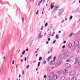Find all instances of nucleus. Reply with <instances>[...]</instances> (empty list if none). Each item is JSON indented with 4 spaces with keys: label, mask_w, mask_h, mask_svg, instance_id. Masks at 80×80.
Returning <instances> with one entry per match:
<instances>
[{
    "label": "nucleus",
    "mask_w": 80,
    "mask_h": 80,
    "mask_svg": "<svg viewBox=\"0 0 80 80\" xmlns=\"http://www.w3.org/2000/svg\"><path fill=\"white\" fill-rule=\"evenodd\" d=\"M63 52L65 53L64 57H68L70 55V52H68V50L65 49L64 50Z\"/></svg>",
    "instance_id": "1"
},
{
    "label": "nucleus",
    "mask_w": 80,
    "mask_h": 80,
    "mask_svg": "<svg viewBox=\"0 0 80 80\" xmlns=\"http://www.w3.org/2000/svg\"><path fill=\"white\" fill-rule=\"evenodd\" d=\"M69 74L70 76H73V75H75L76 74V72L75 71L72 70L69 72Z\"/></svg>",
    "instance_id": "2"
},
{
    "label": "nucleus",
    "mask_w": 80,
    "mask_h": 80,
    "mask_svg": "<svg viewBox=\"0 0 80 80\" xmlns=\"http://www.w3.org/2000/svg\"><path fill=\"white\" fill-rule=\"evenodd\" d=\"M65 56H64V54L63 53H61L59 56L58 59L59 60H62L63 57H64Z\"/></svg>",
    "instance_id": "3"
},
{
    "label": "nucleus",
    "mask_w": 80,
    "mask_h": 80,
    "mask_svg": "<svg viewBox=\"0 0 80 80\" xmlns=\"http://www.w3.org/2000/svg\"><path fill=\"white\" fill-rule=\"evenodd\" d=\"M65 67L67 68H70L71 67V65L69 63H66L65 65Z\"/></svg>",
    "instance_id": "4"
},
{
    "label": "nucleus",
    "mask_w": 80,
    "mask_h": 80,
    "mask_svg": "<svg viewBox=\"0 0 80 80\" xmlns=\"http://www.w3.org/2000/svg\"><path fill=\"white\" fill-rule=\"evenodd\" d=\"M74 44L75 46L78 47L79 45V41H76L74 42Z\"/></svg>",
    "instance_id": "5"
},
{
    "label": "nucleus",
    "mask_w": 80,
    "mask_h": 80,
    "mask_svg": "<svg viewBox=\"0 0 80 80\" xmlns=\"http://www.w3.org/2000/svg\"><path fill=\"white\" fill-rule=\"evenodd\" d=\"M68 70L67 69H65L63 71V74L64 75H65L66 74L68 73Z\"/></svg>",
    "instance_id": "6"
},
{
    "label": "nucleus",
    "mask_w": 80,
    "mask_h": 80,
    "mask_svg": "<svg viewBox=\"0 0 80 80\" xmlns=\"http://www.w3.org/2000/svg\"><path fill=\"white\" fill-rule=\"evenodd\" d=\"M53 72H51L49 74V77L50 79L52 78H53Z\"/></svg>",
    "instance_id": "7"
},
{
    "label": "nucleus",
    "mask_w": 80,
    "mask_h": 80,
    "mask_svg": "<svg viewBox=\"0 0 80 80\" xmlns=\"http://www.w3.org/2000/svg\"><path fill=\"white\" fill-rule=\"evenodd\" d=\"M60 65H61V62L60 61H58L56 64L55 65L56 67H58Z\"/></svg>",
    "instance_id": "8"
},
{
    "label": "nucleus",
    "mask_w": 80,
    "mask_h": 80,
    "mask_svg": "<svg viewBox=\"0 0 80 80\" xmlns=\"http://www.w3.org/2000/svg\"><path fill=\"white\" fill-rule=\"evenodd\" d=\"M58 75H55L54 76H53V77L52 78H53V79L54 80H57V78H58Z\"/></svg>",
    "instance_id": "9"
},
{
    "label": "nucleus",
    "mask_w": 80,
    "mask_h": 80,
    "mask_svg": "<svg viewBox=\"0 0 80 80\" xmlns=\"http://www.w3.org/2000/svg\"><path fill=\"white\" fill-rule=\"evenodd\" d=\"M63 9H62L60 10L59 12V13H58V15L59 16V15H60L62 13V12H63Z\"/></svg>",
    "instance_id": "10"
},
{
    "label": "nucleus",
    "mask_w": 80,
    "mask_h": 80,
    "mask_svg": "<svg viewBox=\"0 0 80 80\" xmlns=\"http://www.w3.org/2000/svg\"><path fill=\"white\" fill-rule=\"evenodd\" d=\"M78 60V58H75V62L74 63V64H77V63Z\"/></svg>",
    "instance_id": "11"
},
{
    "label": "nucleus",
    "mask_w": 80,
    "mask_h": 80,
    "mask_svg": "<svg viewBox=\"0 0 80 80\" xmlns=\"http://www.w3.org/2000/svg\"><path fill=\"white\" fill-rule=\"evenodd\" d=\"M71 80H77V78L76 76H74L72 78Z\"/></svg>",
    "instance_id": "12"
},
{
    "label": "nucleus",
    "mask_w": 80,
    "mask_h": 80,
    "mask_svg": "<svg viewBox=\"0 0 80 80\" xmlns=\"http://www.w3.org/2000/svg\"><path fill=\"white\" fill-rule=\"evenodd\" d=\"M63 73V71L61 70L59 71H58L57 72L58 74L59 75H61V74H62V73Z\"/></svg>",
    "instance_id": "13"
},
{
    "label": "nucleus",
    "mask_w": 80,
    "mask_h": 80,
    "mask_svg": "<svg viewBox=\"0 0 80 80\" xmlns=\"http://www.w3.org/2000/svg\"><path fill=\"white\" fill-rule=\"evenodd\" d=\"M65 80V76H62L61 77L60 79V80Z\"/></svg>",
    "instance_id": "14"
},
{
    "label": "nucleus",
    "mask_w": 80,
    "mask_h": 80,
    "mask_svg": "<svg viewBox=\"0 0 80 80\" xmlns=\"http://www.w3.org/2000/svg\"><path fill=\"white\" fill-rule=\"evenodd\" d=\"M77 52L78 53L80 52V46H79V47H78L77 48Z\"/></svg>",
    "instance_id": "15"
},
{
    "label": "nucleus",
    "mask_w": 80,
    "mask_h": 80,
    "mask_svg": "<svg viewBox=\"0 0 80 80\" xmlns=\"http://www.w3.org/2000/svg\"><path fill=\"white\" fill-rule=\"evenodd\" d=\"M50 64L51 65H53L54 64V61H51Z\"/></svg>",
    "instance_id": "16"
},
{
    "label": "nucleus",
    "mask_w": 80,
    "mask_h": 80,
    "mask_svg": "<svg viewBox=\"0 0 80 80\" xmlns=\"http://www.w3.org/2000/svg\"><path fill=\"white\" fill-rule=\"evenodd\" d=\"M75 50V47H72V51H74Z\"/></svg>",
    "instance_id": "17"
},
{
    "label": "nucleus",
    "mask_w": 80,
    "mask_h": 80,
    "mask_svg": "<svg viewBox=\"0 0 80 80\" xmlns=\"http://www.w3.org/2000/svg\"><path fill=\"white\" fill-rule=\"evenodd\" d=\"M42 37H43V36L41 35V34H39L38 38H41Z\"/></svg>",
    "instance_id": "18"
},
{
    "label": "nucleus",
    "mask_w": 80,
    "mask_h": 80,
    "mask_svg": "<svg viewBox=\"0 0 80 80\" xmlns=\"http://www.w3.org/2000/svg\"><path fill=\"white\" fill-rule=\"evenodd\" d=\"M72 43H70L68 45V47L69 48H70V47H72Z\"/></svg>",
    "instance_id": "19"
},
{
    "label": "nucleus",
    "mask_w": 80,
    "mask_h": 80,
    "mask_svg": "<svg viewBox=\"0 0 80 80\" xmlns=\"http://www.w3.org/2000/svg\"><path fill=\"white\" fill-rule=\"evenodd\" d=\"M58 8V7L55 8L53 10V11H56V10H57V8Z\"/></svg>",
    "instance_id": "20"
},
{
    "label": "nucleus",
    "mask_w": 80,
    "mask_h": 80,
    "mask_svg": "<svg viewBox=\"0 0 80 80\" xmlns=\"http://www.w3.org/2000/svg\"><path fill=\"white\" fill-rule=\"evenodd\" d=\"M53 7H54V6H53L52 4H51V9H53Z\"/></svg>",
    "instance_id": "21"
},
{
    "label": "nucleus",
    "mask_w": 80,
    "mask_h": 80,
    "mask_svg": "<svg viewBox=\"0 0 80 80\" xmlns=\"http://www.w3.org/2000/svg\"><path fill=\"white\" fill-rule=\"evenodd\" d=\"M67 62H70V60L69 59H68L66 60Z\"/></svg>",
    "instance_id": "22"
},
{
    "label": "nucleus",
    "mask_w": 80,
    "mask_h": 80,
    "mask_svg": "<svg viewBox=\"0 0 80 80\" xmlns=\"http://www.w3.org/2000/svg\"><path fill=\"white\" fill-rule=\"evenodd\" d=\"M22 23H23V22H24V18L23 17L22 18Z\"/></svg>",
    "instance_id": "23"
},
{
    "label": "nucleus",
    "mask_w": 80,
    "mask_h": 80,
    "mask_svg": "<svg viewBox=\"0 0 80 80\" xmlns=\"http://www.w3.org/2000/svg\"><path fill=\"white\" fill-rule=\"evenodd\" d=\"M42 57H40L39 58V61H41V60H42Z\"/></svg>",
    "instance_id": "24"
},
{
    "label": "nucleus",
    "mask_w": 80,
    "mask_h": 80,
    "mask_svg": "<svg viewBox=\"0 0 80 80\" xmlns=\"http://www.w3.org/2000/svg\"><path fill=\"white\" fill-rule=\"evenodd\" d=\"M29 67H30V65H28L26 68L27 69H28V68Z\"/></svg>",
    "instance_id": "25"
},
{
    "label": "nucleus",
    "mask_w": 80,
    "mask_h": 80,
    "mask_svg": "<svg viewBox=\"0 0 80 80\" xmlns=\"http://www.w3.org/2000/svg\"><path fill=\"white\" fill-rule=\"evenodd\" d=\"M72 17H73V16H71L70 17V18H69V19L70 20H72Z\"/></svg>",
    "instance_id": "26"
},
{
    "label": "nucleus",
    "mask_w": 80,
    "mask_h": 80,
    "mask_svg": "<svg viewBox=\"0 0 80 80\" xmlns=\"http://www.w3.org/2000/svg\"><path fill=\"white\" fill-rule=\"evenodd\" d=\"M45 27H47V26L48 25V23H46L45 24Z\"/></svg>",
    "instance_id": "27"
},
{
    "label": "nucleus",
    "mask_w": 80,
    "mask_h": 80,
    "mask_svg": "<svg viewBox=\"0 0 80 80\" xmlns=\"http://www.w3.org/2000/svg\"><path fill=\"white\" fill-rule=\"evenodd\" d=\"M56 59V57H54L53 59V60L52 61H53L54 62V61H55V59Z\"/></svg>",
    "instance_id": "28"
},
{
    "label": "nucleus",
    "mask_w": 80,
    "mask_h": 80,
    "mask_svg": "<svg viewBox=\"0 0 80 80\" xmlns=\"http://www.w3.org/2000/svg\"><path fill=\"white\" fill-rule=\"evenodd\" d=\"M24 52H22V55H24L25 54V50H23Z\"/></svg>",
    "instance_id": "29"
},
{
    "label": "nucleus",
    "mask_w": 80,
    "mask_h": 80,
    "mask_svg": "<svg viewBox=\"0 0 80 80\" xmlns=\"http://www.w3.org/2000/svg\"><path fill=\"white\" fill-rule=\"evenodd\" d=\"M40 62H38V67H40Z\"/></svg>",
    "instance_id": "30"
},
{
    "label": "nucleus",
    "mask_w": 80,
    "mask_h": 80,
    "mask_svg": "<svg viewBox=\"0 0 80 80\" xmlns=\"http://www.w3.org/2000/svg\"><path fill=\"white\" fill-rule=\"evenodd\" d=\"M73 34H72V33H71L70 34V35H69V37H72V35Z\"/></svg>",
    "instance_id": "31"
},
{
    "label": "nucleus",
    "mask_w": 80,
    "mask_h": 80,
    "mask_svg": "<svg viewBox=\"0 0 80 80\" xmlns=\"http://www.w3.org/2000/svg\"><path fill=\"white\" fill-rule=\"evenodd\" d=\"M58 35H56V38L57 39H58Z\"/></svg>",
    "instance_id": "32"
},
{
    "label": "nucleus",
    "mask_w": 80,
    "mask_h": 80,
    "mask_svg": "<svg viewBox=\"0 0 80 80\" xmlns=\"http://www.w3.org/2000/svg\"><path fill=\"white\" fill-rule=\"evenodd\" d=\"M46 63H47V62L45 61H44L43 62V63H44V64H46Z\"/></svg>",
    "instance_id": "33"
},
{
    "label": "nucleus",
    "mask_w": 80,
    "mask_h": 80,
    "mask_svg": "<svg viewBox=\"0 0 80 80\" xmlns=\"http://www.w3.org/2000/svg\"><path fill=\"white\" fill-rule=\"evenodd\" d=\"M65 45H64L62 47V48H65Z\"/></svg>",
    "instance_id": "34"
},
{
    "label": "nucleus",
    "mask_w": 80,
    "mask_h": 80,
    "mask_svg": "<svg viewBox=\"0 0 80 80\" xmlns=\"http://www.w3.org/2000/svg\"><path fill=\"white\" fill-rule=\"evenodd\" d=\"M53 27V24H51L50 26V28H52Z\"/></svg>",
    "instance_id": "35"
},
{
    "label": "nucleus",
    "mask_w": 80,
    "mask_h": 80,
    "mask_svg": "<svg viewBox=\"0 0 80 80\" xmlns=\"http://www.w3.org/2000/svg\"><path fill=\"white\" fill-rule=\"evenodd\" d=\"M14 62H15V61L14 60H13L12 62V65H13V64H14Z\"/></svg>",
    "instance_id": "36"
},
{
    "label": "nucleus",
    "mask_w": 80,
    "mask_h": 80,
    "mask_svg": "<svg viewBox=\"0 0 80 80\" xmlns=\"http://www.w3.org/2000/svg\"><path fill=\"white\" fill-rule=\"evenodd\" d=\"M52 58V57L51 56H49V57L48 58V59H50V58Z\"/></svg>",
    "instance_id": "37"
},
{
    "label": "nucleus",
    "mask_w": 80,
    "mask_h": 80,
    "mask_svg": "<svg viewBox=\"0 0 80 80\" xmlns=\"http://www.w3.org/2000/svg\"><path fill=\"white\" fill-rule=\"evenodd\" d=\"M27 60V57H25L24 58V61L25 62H26Z\"/></svg>",
    "instance_id": "38"
},
{
    "label": "nucleus",
    "mask_w": 80,
    "mask_h": 80,
    "mask_svg": "<svg viewBox=\"0 0 80 80\" xmlns=\"http://www.w3.org/2000/svg\"><path fill=\"white\" fill-rule=\"evenodd\" d=\"M55 42H56V40H55L53 41V43H55Z\"/></svg>",
    "instance_id": "39"
},
{
    "label": "nucleus",
    "mask_w": 80,
    "mask_h": 80,
    "mask_svg": "<svg viewBox=\"0 0 80 80\" xmlns=\"http://www.w3.org/2000/svg\"><path fill=\"white\" fill-rule=\"evenodd\" d=\"M47 77V75H45L44 76V78H46V77Z\"/></svg>",
    "instance_id": "40"
},
{
    "label": "nucleus",
    "mask_w": 80,
    "mask_h": 80,
    "mask_svg": "<svg viewBox=\"0 0 80 80\" xmlns=\"http://www.w3.org/2000/svg\"><path fill=\"white\" fill-rule=\"evenodd\" d=\"M47 72H50V70L48 68H47Z\"/></svg>",
    "instance_id": "41"
},
{
    "label": "nucleus",
    "mask_w": 80,
    "mask_h": 80,
    "mask_svg": "<svg viewBox=\"0 0 80 80\" xmlns=\"http://www.w3.org/2000/svg\"><path fill=\"white\" fill-rule=\"evenodd\" d=\"M40 2H39L38 4V6H39V7L40 6Z\"/></svg>",
    "instance_id": "42"
},
{
    "label": "nucleus",
    "mask_w": 80,
    "mask_h": 80,
    "mask_svg": "<svg viewBox=\"0 0 80 80\" xmlns=\"http://www.w3.org/2000/svg\"><path fill=\"white\" fill-rule=\"evenodd\" d=\"M65 43H66V41H64V42H63V43L64 44H65Z\"/></svg>",
    "instance_id": "43"
},
{
    "label": "nucleus",
    "mask_w": 80,
    "mask_h": 80,
    "mask_svg": "<svg viewBox=\"0 0 80 80\" xmlns=\"http://www.w3.org/2000/svg\"><path fill=\"white\" fill-rule=\"evenodd\" d=\"M52 50H53V49L52 48L51 49L50 52H52Z\"/></svg>",
    "instance_id": "44"
},
{
    "label": "nucleus",
    "mask_w": 80,
    "mask_h": 80,
    "mask_svg": "<svg viewBox=\"0 0 80 80\" xmlns=\"http://www.w3.org/2000/svg\"><path fill=\"white\" fill-rule=\"evenodd\" d=\"M46 80H50V79L46 78Z\"/></svg>",
    "instance_id": "45"
},
{
    "label": "nucleus",
    "mask_w": 80,
    "mask_h": 80,
    "mask_svg": "<svg viewBox=\"0 0 80 80\" xmlns=\"http://www.w3.org/2000/svg\"><path fill=\"white\" fill-rule=\"evenodd\" d=\"M45 0H44V1L43 2V3H45Z\"/></svg>",
    "instance_id": "46"
},
{
    "label": "nucleus",
    "mask_w": 80,
    "mask_h": 80,
    "mask_svg": "<svg viewBox=\"0 0 80 80\" xmlns=\"http://www.w3.org/2000/svg\"><path fill=\"white\" fill-rule=\"evenodd\" d=\"M24 72V70H23L22 71V74L23 75H24V72Z\"/></svg>",
    "instance_id": "47"
},
{
    "label": "nucleus",
    "mask_w": 80,
    "mask_h": 80,
    "mask_svg": "<svg viewBox=\"0 0 80 80\" xmlns=\"http://www.w3.org/2000/svg\"><path fill=\"white\" fill-rule=\"evenodd\" d=\"M64 22V20H62V21H61V23H63Z\"/></svg>",
    "instance_id": "48"
},
{
    "label": "nucleus",
    "mask_w": 80,
    "mask_h": 80,
    "mask_svg": "<svg viewBox=\"0 0 80 80\" xmlns=\"http://www.w3.org/2000/svg\"><path fill=\"white\" fill-rule=\"evenodd\" d=\"M20 61L21 62H22L23 61V59H22Z\"/></svg>",
    "instance_id": "49"
},
{
    "label": "nucleus",
    "mask_w": 80,
    "mask_h": 80,
    "mask_svg": "<svg viewBox=\"0 0 80 80\" xmlns=\"http://www.w3.org/2000/svg\"><path fill=\"white\" fill-rule=\"evenodd\" d=\"M48 41H50V38H48Z\"/></svg>",
    "instance_id": "50"
},
{
    "label": "nucleus",
    "mask_w": 80,
    "mask_h": 80,
    "mask_svg": "<svg viewBox=\"0 0 80 80\" xmlns=\"http://www.w3.org/2000/svg\"><path fill=\"white\" fill-rule=\"evenodd\" d=\"M36 62V60L34 61L33 62V63H35Z\"/></svg>",
    "instance_id": "51"
},
{
    "label": "nucleus",
    "mask_w": 80,
    "mask_h": 80,
    "mask_svg": "<svg viewBox=\"0 0 80 80\" xmlns=\"http://www.w3.org/2000/svg\"><path fill=\"white\" fill-rule=\"evenodd\" d=\"M36 53H37V51H35L34 52V54H35Z\"/></svg>",
    "instance_id": "52"
},
{
    "label": "nucleus",
    "mask_w": 80,
    "mask_h": 80,
    "mask_svg": "<svg viewBox=\"0 0 80 80\" xmlns=\"http://www.w3.org/2000/svg\"><path fill=\"white\" fill-rule=\"evenodd\" d=\"M3 58H4V60H5V56H4L3 57Z\"/></svg>",
    "instance_id": "53"
},
{
    "label": "nucleus",
    "mask_w": 80,
    "mask_h": 80,
    "mask_svg": "<svg viewBox=\"0 0 80 80\" xmlns=\"http://www.w3.org/2000/svg\"><path fill=\"white\" fill-rule=\"evenodd\" d=\"M48 41H47L46 42V44H48Z\"/></svg>",
    "instance_id": "54"
},
{
    "label": "nucleus",
    "mask_w": 80,
    "mask_h": 80,
    "mask_svg": "<svg viewBox=\"0 0 80 80\" xmlns=\"http://www.w3.org/2000/svg\"><path fill=\"white\" fill-rule=\"evenodd\" d=\"M17 67H18V64L16 65V68H17Z\"/></svg>",
    "instance_id": "55"
},
{
    "label": "nucleus",
    "mask_w": 80,
    "mask_h": 80,
    "mask_svg": "<svg viewBox=\"0 0 80 80\" xmlns=\"http://www.w3.org/2000/svg\"><path fill=\"white\" fill-rule=\"evenodd\" d=\"M28 51V49L27 48V49H26V51Z\"/></svg>",
    "instance_id": "56"
},
{
    "label": "nucleus",
    "mask_w": 80,
    "mask_h": 80,
    "mask_svg": "<svg viewBox=\"0 0 80 80\" xmlns=\"http://www.w3.org/2000/svg\"><path fill=\"white\" fill-rule=\"evenodd\" d=\"M41 30H43V28H41Z\"/></svg>",
    "instance_id": "57"
},
{
    "label": "nucleus",
    "mask_w": 80,
    "mask_h": 80,
    "mask_svg": "<svg viewBox=\"0 0 80 80\" xmlns=\"http://www.w3.org/2000/svg\"><path fill=\"white\" fill-rule=\"evenodd\" d=\"M21 76V75H19V78H20Z\"/></svg>",
    "instance_id": "58"
},
{
    "label": "nucleus",
    "mask_w": 80,
    "mask_h": 80,
    "mask_svg": "<svg viewBox=\"0 0 80 80\" xmlns=\"http://www.w3.org/2000/svg\"><path fill=\"white\" fill-rule=\"evenodd\" d=\"M59 33H61V31H59Z\"/></svg>",
    "instance_id": "59"
},
{
    "label": "nucleus",
    "mask_w": 80,
    "mask_h": 80,
    "mask_svg": "<svg viewBox=\"0 0 80 80\" xmlns=\"http://www.w3.org/2000/svg\"><path fill=\"white\" fill-rule=\"evenodd\" d=\"M0 3L1 5H2V4H3V3H2L1 2H0Z\"/></svg>",
    "instance_id": "60"
},
{
    "label": "nucleus",
    "mask_w": 80,
    "mask_h": 80,
    "mask_svg": "<svg viewBox=\"0 0 80 80\" xmlns=\"http://www.w3.org/2000/svg\"><path fill=\"white\" fill-rule=\"evenodd\" d=\"M48 62H49V59H48Z\"/></svg>",
    "instance_id": "61"
},
{
    "label": "nucleus",
    "mask_w": 80,
    "mask_h": 80,
    "mask_svg": "<svg viewBox=\"0 0 80 80\" xmlns=\"http://www.w3.org/2000/svg\"><path fill=\"white\" fill-rule=\"evenodd\" d=\"M48 53H50V52L49 51L48 52Z\"/></svg>",
    "instance_id": "62"
},
{
    "label": "nucleus",
    "mask_w": 80,
    "mask_h": 80,
    "mask_svg": "<svg viewBox=\"0 0 80 80\" xmlns=\"http://www.w3.org/2000/svg\"><path fill=\"white\" fill-rule=\"evenodd\" d=\"M48 10H49V11L50 10V8H49Z\"/></svg>",
    "instance_id": "63"
},
{
    "label": "nucleus",
    "mask_w": 80,
    "mask_h": 80,
    "mask_svg": "<svg viewBox=\"0 0 80 80\" xmlns=\"http://www.w3.org/2000/svg\"><path fill=\"white\" fill-rule=\"evenodd\" d=\"M54 68V67H52V69H53V68Z\"/></svg>",
    "instance_id": "64"
}]
</instances>
